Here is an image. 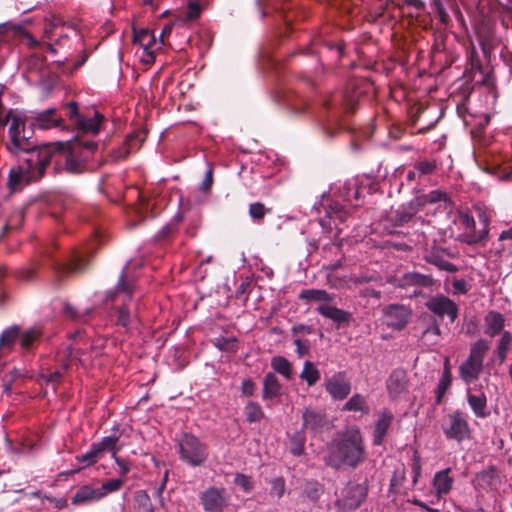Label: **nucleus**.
Masks as SVG:
<instances>
[{"instance_id": "obj_14", "label": "nucleus", "mask_w": 512, "mask_h": 512, "mask_svg": "<svg viewBox=\"0 0 512 512\" xmlns=\"http://www.w3.org/2000/svg\"><path fill=\"white\" fill-rule=\"evenodd\" d=\"M87 263L88 252L86 250H75L67 263H56L54 269L57 276H61L63 274L80 273L84 270Z\"/></svg>"}, {"instance_id": "obj_37", "label": "nucleus", "mask_w": 512, "mask_h": 512, "mask_svg": "<svg viewBox=\"0 0 512 512\" xmlns=\"http://www.w3.org/2000/svg\"><path fill=\"white\" fill-rule=\"evenodd\" d=\"M100 458L94 443H92L86 453L76 456V461L80 464V468H86L95 464Z\"/></svg>"}, {"instance_id": "obj_18", "label": "nucleus", "mask_w": 512, "mask_h": 512, "mask_svg": "<svg viewBox=\"0 0 512 512\" xmlns=\"http://www.w3.org/2000/svg\"><path fill=\"white\" fill-rule=\"evenodd\" d=\"M479 221L482 225V229L478 230V232L461 233L459 240L469 245L484 244L489 234L490 218L486 213L481 212L479 214Z\"/></svg>"}, {"instance_id": "obj_49", "label": "nucleus", "mask_w": 512, "mask_h": 512, "mask_svg": "<svg viewBox=\"0 0 512 512\" xmlns=\"http://www.w3.org/2000/svg\"><path fill=\"white\" fill-rule=\"evenodd\" d=\"M437 165L435 161H421L415 165V169L421 174V175H429L434 172Z\"/></svg>"}, {"instance_id": "obj_36", "label": "nucleus", "mask_w": 512, "mask_h": 512, "mask_svg": "<svg viewBox=\"0 0 512 512\" xmlns=\"http://www.w3.org/2000/svg\"><path fill=\"white\" fill-rule=\"evenodd\" d=\"M511 342H512L511 333L509 331H504L501 334V338H500V340L497 344V347L495 349V354L497 355L500 364H502L506 360L507 353L510 348Z\"/></svg>"}, {"instance_id": "obj_60", "label": "nucleus", "mask_w": 512, "mask_h": 512, "mask_svg": "<svg viewBox=\"0 0 512 512\" xmlns=\"http://www.w3.org/2000/svg\"><path fill=\"white\" fill-rule=\"evenodd\" d=\"M212 183H213V170H212V168H209L205 174L203 181H202L201 189L203 191H207L208 189H210Z\"/></svg>"}, {"instance_id": "obj_47", "label": "nucleus", "mask_w": 512, "mask_h": 512, "mask_svg": "<svg viewBox=\"0 0 512 512\" xmlns=\"http://www.w3.org/2000/svg\"><path fill=\"white\" fill-rule=\"evenodd\" d=\"M459 222L464 229L463 233L477 232L475 229V220L469 213H460Z\"/></svg>"}, {"instance_id": "obj_19", "label": "nucleus", "mask_w": 512, "mask_h": 512, "mask_svg": "<svg viewBox=\"0 0 512 512\" xmlns=\"http://www.w3.org/2000/svg\"><path fill=\"white\" fill-rule=\"evenodd\" d=\"M390 398L396 399L407 391V376L403 370H394L386 382Z\"/></svg>"}, {"instance_id": "obj_27", "label": "nucleus", "mask_w": 512, "mask_h": 512, "mask_svg": "<svg viewBox=\"0 0 512 512\" xmlns=\"http://www.w3.org/2000/svg\"><path fill=\"white\" fill-rule=\"evenodd\" d=\"M282 385L276 375L272 372L267 373L263 379L262 398L264 401L279 398L281 396Z\"/></svg>"}, {"instance_id": "obj_4", "label": "nucleus", "mask_w": 512, "mask_h": 512, "mask_svg": "<svg viewBox=\"0 0 512 512\" xmlns=\"http://www.w3.org/2000/svg\"><path fill=\"white\" fill-rule=\"evenodd\" d=\"M489 348L490 344L485 339H479L471 345L468 358L459 367L460 376L466 383L478 379L483 369L484 357Z\"/></svg>"}, {"instance_id": "obj_29", "label": "nucleus", "mask_w": 512, "mask_h": 512, "mask_svg": "<svg viewBox=\"0 0 512 512\" xmlns=\"http://www.w3.org/2000/svg\"><path fill=\"white\" fill-rule=\"evenodd\" d=\"M299 298L306 302H316L318 306L328 305L334 301V295L322 289H305L299 294Z\"/></svg>"}, {"instance_id": "obj_57", "label": "nucleus", "mask_w": 512, "mask_h": 512, "mask_svg": "<svg viewBox=\"0 0 512 512\" xmlns=\"http://www.w3.org/2000/svg\"><path fill=\"white\" fill-rule=\"evenodd\" d=\"M69 109V117L73 121L75 125H77V120L79 117H82L83 115L78 112V105L75 102H71L67 105Z\"/></svg>"}, {"instance_id": "obj_54", "label": "nucleus", "mask_w": 512, "mask_h": 512, "mask_svg": "<svg viewBox=\"0 0 512 512\" xmlns=\"http://www.w3.org/2000/svg\"><path fill=\"white\" fill-rule=\"evenodd\" d=\"M114 460V462L117 464L118 468H119V474L120 476H122L123 478L127 476V474L130 472V463L119 457V456H115L112 458Z\"/></svg>"}, {"instance_id": "obj_48", "label": "nucleus", "mask_w": 512, "mask_h": 512, "mask_svg": "<svg viewBox=\"0 0 512 512\" xmlns=\"http://www.w3.org/2000/svg\"><path fill=\"white\" fill-rule=\"evenodd\" d=\"M450 382H451V379H450L449 370L446 369L444 371V374H443L438 386H437V401L438 402H440L443 394L445 393L446 389L450 385Z\"/></svg>"}, {"instance_id": "obj_50", "label": "nucleus", "mask_w": 512, "mask_h": 512, "mask_svg": "<svg viewBox=\"0 0 512 512\" xmlns=\"http://www.w3.org/2000/svg\"><path fill=\"white\" fill-rule=\"evenodd\" d=\"M285 492V481L282 477H277L271 481V494L281 498Z\"/></svg>"}, {"instance_id": "obj_13", "label": "nucleus", "mask_w": 512, "mask_h": 512, "mask_svg": "<svg viewBox=\"0 0 512 512\" xmlns=\"http://www.w3.org/2000/svg\"><path fill=\"white\" fill-rule=\"evenodd\" d=\"M386 324L393 329H402L411 317V310L398 304H391L384 309Z\"/></svg>"}, {"instance_id": "obj_20", "label": "nucleus", "mask_w": 512, "mask_h": 512, "mask_svg": "<svg viewBox=\"0 0 512 512\" xmlns=\"http://www.w3.org/2000/svg\"><path fill=\"white\" fill-rule=\"evenodd\" d=\"M121 433L118 428L113 429V434L109 436L103 437L99 442H94V445L100 455L103 456L104 453L109 452L111 454V458L115 457L117 453L121 450V446L118 445Z\"/></svg>"}, {"instance_id": "obj_23", "label": "nucleus", "mask_w": 512, "mask_h": 512, "mask_svg": "<svg viewBox=\"0 0 512 512\" xmlns=\"http://www.w3.org/2000/svg\"><path fill=\"white\" fill-rule=\"evenodd\" d=\"M316 311L323 317L332 320L333 322L337 323L338 325L343 324V323H349L350 320L352 319L351 313H349L345 310H342L340 308H337V307L331 305V303H329L328 305L318 306L316 308Z\"/></svg>"}, {"instance_id": "obj_62", "label": "nucleus", "mask_w": 512, "mask_h": 512, "mask_svg": "<svg viewBox=\"0 0 512 512\" xmlns=\"http://www.w3.org/2000/svg\"><path fill=\"white\" fill-rule=\"evenodd\" d=\"M453 288L456 292L465 294L468 291L467 283L463 279H456L453 282Z\"/></svg>"}, {"instance_id": "obj_15", "label": "nucleus", "mask_w": 512, "mask_h": 512, "mask_svg": "<svg viewBox=\"0 0 512 512\" xmlns=\"http://www.w3.org/2000/svg\"><path fill=\"white\" fill-rule=\"evenodd\" d=\"M451 469L446 468L435 473L432 486L437 500L450 493L454 484V478L450 475Z\"/></svg>"}, {"instance_id": "obj_40", "label": "nucleus", "mask_w": 512, "mask_h": 512, "mask_svg": "<svg viewBox=\"0 0 512 512\" xmlns=\"http://www.w3.org/2000/svg\"><path fill=\"white\" fill-rule=\"evenodd\" d=\"M427 261L435 266H437L439 269L448 271L451 273H454L457 271V267L452 264L451 262L443 259L439 255L435 253H431L429 256H427Z\"/></svg>"}, {"instance_id": "obj_51", "label": "nucleus", "mask_w": 512, "mask_h": 512, "mask_svg": "<svg viewBox=\"0 0 512 512\" xmlns=\"http://www.w3.org/2000/svg\"><path fill=\"white\" fill-rule=\"evenodd\" d=\"M118 323L125 328H129L133 323V320L131 319L126 307H121L118 310Z\"/></svg>"}, {"instance_id": "obj_2", "label": "nucleus", "mask_w": 512, "mask_h": 512, "mask_svg": "<svg viewBox=\"0 0 512 512\" xmlns=\"http://www.w3.org/2000/svg\"><path fill=\"white\" fill-rule=\"evenodd\" d=\"M363 436L356 427L340 433L329 449L327 463L334 468H356L366 460Z\"/></svg>"}, {"instance_id": "obj_1", "label": "nucleus", "mask_w": 512, "mask_h": 512, "mask_svg": "<svg viewBox=\"0 0 512 512\" xmlns=\"http://www.w3.org/2000/svg\"><path fill=\"white\" fill-rule=\"evenodd\" d=\"M6 123H9L8 150L14 154L23 153L22 164L18 168H12L9 173V186L16 190L22 184L43 177L51 163L54 149L49 144L34 148L30 142L31 131L26 130L25 118L21 113L10 110L0 125L3 127Z\"/></svg>"}, {"instance_id": "obj_24", "label": "nucleus", "mask_w": 512, "mask_h": 512, "mask_svg": "<svg viewBox=\"0 0 512 512\" xmlns=\"http://www.w3.org/2000/svg\"><path fill=\"white\" fill-rule=\"evenodd\" d=\"M205 3L203 0H188L185 11L176 16L175 23L186 25L187 23L199 18Z\"/></svg>"}, {"instance_id": "obj_33", "label": "nucleus", "mask_w": 512, "mask_h": 512, "mask_svg": "<svg viewBox=\"0 0 512 512\" xmlns=\"http://www.w3.org/2000/svg\"><path fill=\"white\" fill-rule=\"evenodd\" d=\"M320 371L310 361H305L300 378L307 383L309 387L314 386L320 380Z\"/></svg>"}, {"instance_id": "obj_55", "label": "nucleus", "mask_w": 512, "mask_h": 512, "mask_svg": "<svg viewBox=\"0 0 512 512\" xmlns=\"http://www.w3.org/2000/svg\"><path fill=\"white\" fill-rule=\"evenodd\" d=\"M133 138L127 139V141L118 150L113 152V159L120 160L126 158L130 154V148L128 147Z\"/></svg>"}, {"instance_id": "obj_9", "label": "nucleus", "mask_w": 512, "mask_h": 512, "mask_svg": "<svg viewBox=\"0 0 512 512\" xmlns=\"http://www.w3.org/2000/svg\"><path fill=\"white\" fill-rule=\"evenodd\" d=\"M426 307L439 317L448 316L450 322H454L458 316V307L450 298L437 295L426 302Z\"/></svg>"}, {"instance_id": "obj_39", "label": "nucleus", "mask_w": 512, "mask_h": 512, "mask_svg": "<svg viewBox=\"0 0 512 512\" xmlns=\"http://www.w3.org/2000/svg\"><path fill=\"white\" fill-rule=\"evenodd\" d=\"M133 289H134V284L131 281L127 280L126 277H125L124 272H122V274H121V276L119 278L116 290L108 292L107 297L109 299L113 300L115 295L120 293V292L125 293L126 297H130V295L132 294Z\"/></svg>"}, {"instance_id": "obj_26", "label": "nucleus", "mask_w": 512, "mask_h": 512, "mask_svg": "<svg viewBox=\"0 0 512 512\" xmlns=\"http://www.w3.org/2000/svg\"><path fill=\"white\" fill-rule=\"evenodd\" d=\"M433 284V279L425 274L417 272L405 273L397 280V286L406 288L410 286L415 287H430Z\"/></svg>"}, {"instance_id": "obj_8", "label": "nucleus", "mask_w": 512, "mask_h": 512, "mask_svg": "<svg viewBox=\"0 0 512 512\" xmlns=\"http://www.w3.org/2000/svg\"><path fill=\"white\" fill-rule=\"evenodd\" d=\"M443 431L448 439L458 442L470 437L468 422L460 412H455L448 416V422L446 426H444Z\"/></svg>"}, {"instance_id": "obj_11", "label": "nucleus", "mask_w": 512, "mask_h": 512, "mask_svg": "<svg viewBox=\"0 0 512 512\" xmlns=\"http://www.w3.org/2000/svg\"><path fill=\"white\" fill-rule=\"evenodd\" d=\"M325 389L332 399L343 400L351 391V382L345 372H337L326 380Z\"/></svg>"}, {"instance_id": "obj_63", "label": "nucleus", "mask_w": 512, "mask_h": 512, "mask_svg": "<svg viewBox=\"0 0 512 512\" xmlns=\"http://www.w3.org/2000/svg\"><path fill=\"white\" fill-rule=\"evenodd\" d=\"M65 312L72 318V319H80L84 316V314H80L78 313L75 308L70 305V304H66L65 305Z\"/></svg>"}, {"instance_id": "obj_44", "label": "nucleus", "mask_w": 512, "mask_h": 512, "mask_svg": "<svg viewBox=\"0 0 512 512\" xmlns=\"http://www.w3.org/2000/svg\"><path fill=\"white\" fill-rule=\"evenodd\" d=\"M39 335L40 332L37 329H30L20 334L21 348L25 351H28L31 348L33 342L37 340Z\"/></svg>"}, {"instance_id": "obj_61", "label": "nucleus", "mask_w": 512, "mask_h": 512, "mask_svg": "<svg viewBox=\"0 0 512 512\" xmlns=\"http://www.w3.org/2000/svg\"><path fill=\"white\" fill-rule=\"evenodd\" d=\"M360 296L365 297V298L371 297V298H375V299H380L381 292L378 290H375L373 288H365L360 291Z\"/></svg>"}, {"instance_id": "obj_28", "label": "nucleus", "mask_w": 512, "mask_h": 512, "mask_svg": "<svg viewBox=\"0 0 512 512\" xmlns=\"http://www.w3.org/2000/svg\"><path fill=\"white\" fill-rule=\"evenodd\" d=\"M101 500V494L98 488L90 485L81 486L71 499L73 505H84L90 502Z\"/></svg>"}, {"instance_id": "obj_34", "label": "nucleus", "mask_w": 512, "mask_h": 512, "mask_svg": "<svg viewBox=\"0 0 512 512\" xmlns=\"http://www.w3.org/2000/svg\"><path fill=\"white\" fill-rule=\"evenodd\" d=\"M244 416L247 422L255 423L261 421L265 414L259 403L248 401L244 406Z\"/></svg>"}, {"instance_id": "obj_22", "label": "nucleus", "mask_w": 512, "mask_h": 512, "mask_svg": "<svg viewBox=\"0 0 512 512\" xmlns=\"http://www.w3.org/2000/svg\"><path fill=\"white\" fill-rule=\"evenodd\" d=\"M420 210V200L413 199L406 206L399 207L393 216L396 226H403L408 223Z\"/></svg>"}, {"instance_id": "obj_31", "label": "nucleus", "mask_w": 512, "mask_h": 512, "mask_svg": "<svg viewBox=\"0 0 512 512\" xmlns=\"http://www.w3.org/2000/svg\"><path fill=\"white\" fill-rule=\"evenodd\" d=\"M272 369L282 375L285 379L290 380L293 377L292 364L283 356H274L270 363Z\"/></svg>"}, {"instance_id": "obj_16", "label": "nucleus", "mask_w": 512, "mask_h": 512, "mask_svg": "<svg viewBox=\"0 0 512 512\" xmlns=\"http://www.w3.org/2000/svg\"><path fill=\"white\" fill-rule=\"evenodd\" d=\"M33 125L40 129H64L63 118L55 108H50L35 115Z\"/></svg>"}, {"instance_id": "obj_35", "label": "nucleus", "mask_w": 512, "mask_h": 512, "mask_svg": "<svg viewBox=\"0 0 512 512\" xmlns=\"http://www.w3.org/2000/svg\"><path fill=\"white\" fill-rule=\"evenodd\" d=\"M486 396L484 394H469L468 403L477 417H486Z\"/></svg>"}, {"instance_id": "obj_7", "label": "nucleus", "mask_w": 512, "mask_h": 512, "mask_svg": "<svg viewBox=\"0 0 512 512\" xmlns=\"http://www.w3.org/2000/svg\"><path fill=\"white\" fill-rule=\"evenodd\" d=\"M200 501L206 512H223L229 505L230 496L223 487H209L200 494Z\"/></svg>"}, {"instance_id": "obj_58", "label": "nucleus", "mask_w": 512, "mask_h": 512, "mask_svg": "<svg viewBox=\"0 0 512 512\" xmlns=\"http://www.w3.org/2000/svg\"><path fill=\"white\" fill-rule=\"evenodd\" d=\"M412 472H413V482L416 483L418 478L421 475V463L420 458L416 454L414 455V460L412 464Z\"/></svg>"}, {"instance_id": "obj_32", "label": "nucleus", "mask_w": 512, "mask_h": 512, "mask_svg": "<svg viewBox=\"0 0 512 512\" xmlns=\"http://www.w3.org/2000/svg\"><path fill=\"white\" fill-rule=\"evenodd\" d=\"M344 411L361 412L363 414L369 413V406L367 405L366 398L356 393L354 394L343 406Z\"/></svg>"}, {"instance_id": "obj_12", "label": "nucleus", "mask_w": 512, "mask_h": 512, "mask_svg": "<svg viewBox=\"0 0 512 512\" xmlns=\"http://www.w3.org/2000/svg\"><path fill=\"white\" fill-rule=\"evenodd\" d=\"M302 419L304 429L313 433H319L329 428V420L326 414L314 407H306Z\"/></svg>"}, {"instance_id": "obj_52", "label": "nucleus", "mask_w": 512, "mask_h": 512, "mask_svg": "<svg viewBox=\"0 0 512 512\" xmlns=\"http://www.w3.org/2000/svg\"><path fill=\"white\" fill-rule=\"evenodd\" d=\"M256 391V384L255 382L250 379L246 378L241 383V392L245 396H253Z\"/></svg>"}, {"instance_id": "obj_5", "label": "nucleus", "mask_w": 512, "mask_h": 512, "mask_svg": "<svg viewBox=\"0 0 512 512\" xmlns=\"http://www.w3.org/2000/svg\"><path fill=\"white\" fill-rule=\"evenodd\" d=\"M43 34L50 41L49 43H45L44 46L52 53L55 52L52 42L64 46L69 39L78 38L76 28L55 15H51L46 19Z\"/></svg>"}, {"instance_id": "obj_25", "label": "nucleus", "mask_w": 512, "mask_h": 512, "mask_svg": "<svg viewBox=\"0 0 512 512\" xmlns=\"http://www.w3.org/2000/svg\"><path fill=\"white\" fill-rule=\"evenodd\" d=\"M102 120L103 116L95 110L91 117L84 115L79 117L76 126L79 132L96 135L100 131Z\"/></svg>"}, {"instance_id": "obj_43", "label": "nucleus", "mask_w": 512, "mask_h": 512, "mask_svg": "<svg viewBox=\"0 0 512 512\" xmlns=\"http://www.w3.org/2000/svg\"><path fill=\"white\" fill-rule=\"evenodd\" d=\"M270 211L271 210L266 208L261 202H254L249 205V216L257 222L263 220L265 215Z\"/></svg>"}, {"instance_id": "obj_17", "label": "nucleus", "mask_w": 512, "mask_h": 512, "mask_svg": "<svg viewBox=\"0 0 512 512\" xmlns=\"http://www.w3.org/2000/svg\"><path fill=\"white\" fill-rule=\"evenodd\" d=\"M393 414L389 409H383L379 417L375 423L373 435H372V443L373 445H381L383 444L386 434L391 426L393 421Z\"/></svg>"}, {"instance_id": "obj_41", "label": "nucleus", "mask_w": 512, "mask_h": 512, "mask_svg": "<svg viewBox=\"0 0 512 512\" xmlns=\"http://www.w3.org/2000/svg\"><path fill=\"white\" fill-rule=\"evenodd\" d=\"M124 484L123 479H109L105 481L101 487H98L101 494V499L106 497L108 494L116 492L121 489Z\"/></svg>"}, {"instance_id": "obj_30", "label": "nucleus", "mask_w": 512, "mask_h": 512, "mask_svg": "<svg viewBox=\"0 0 512 512\" xmlns=\"http://www.w3.org/2000/svg\"><path fill=\"white\" fill-rule=\"evenodd\" d=\"M366 497V489L362 485H354L349 489V494L341 501L348 509L357 508Z\"/></svg>"}, {"instance_id": "obj_59", "label": "nucleus", "mask_w": 512, "mask_h": 512, "mask_svg": "<svg viewBox=\"0 0 512 512\" xmlns=\"http://www.w3.org/2000/svg\"><path fill=\"white\" fill-rule=\"evenodd\" d=\"M333 211L329 212V218L334 222L335 226L337 227V221L342 222L344 219L345 212L342 210V208L336 207L332 208Z\"/></svg>"}, {"instance_id": "obj_6", "label": "nucleus", "mask_w": 512, "mask_h": 512, "mask_svg": "<svg viewBox=\"0 0 512 512\" xmlns=\"http://www.w3.org/2000/svg\"><path fill=\"white\" fill-rule=\"evenodd\" d=\"M180 457L191 466L201 465L207 458V450L198 438L185 434L179 443Z\"/></svg>"}, {"instance_id": "obj_38", "label": "nucleus", "mask_w": 512, "mask_h": 512, "mask_svg": "<svg viewBox=\"0 0 512 512\" xmlns=\"http://www.w3.org/2000/svg\"><path fill=\"white\" fill-rule=\"evenodd\" d=\"M415 199L420 200V207L427 203L434 204L442 201L447 202L449 200L447 193L439 189L430 191L429 193L422 195L421 197H416Z\"/></svg>"}, {"instance_id": "obj_45", "label": "nucleus", "mask_w": 512, "mask_h": 512, "mask_svg": "<svg viewBox=\"0 0 512 512\" xmlns=\"http://www.w3.org/2000/svg\"><path fill=\"white\" fill-rule=\"evenodd\" d=\"M234 484L241 488L246 493L251 492L254 488L252 478L242 473H238L235 475Z\"/></svg>"}, {"instance_id": "obj_10", "label": "nucleus", "mask_w": 512, "mask_h": 512, "mask_svg": "<svg viewBox=\"0 0 512 512\" xmlns=\"http://www.w3.org/2000/svg\"><path fill=\"white\" fill-rule=\"evenodd\" d=\"M80 355H82V351L78 347L69 346L62 353L58 354V361L61 362V367L55 369H47L43 372L42 376L48 382L57 381L64 373V371L69 367L72 361L76 360Z\"/></svg>"}, {"instance_id": "obj_56", "label": "nucleus", "mask_w": 512, "mask_h": 512, "mask_svg": "<svg viewBox=\"0 0 512 512\" xmlns=\"http://www.w3.org/2000/svg\"><path fill=\"white\" fill-rule=\"evenodd\" d=\"M349 282H350V279L348 280L346 278H338V277H333V276H329V278H328L329 285L336 289L349 287Z\"/></svg>"}, {"instance_id": "obj_64", "label": "nucleus", "mask_w": 512, "mask_h": 512, "mask_svg": "<svg viewBox=\"0 0 512 512\" xmlns=\"http://www.w3.org/2000/svg\"><path fill=\"white\" fill-rule=\"evenodd\" d=\"M499 240L500 241L512 240V226L509 229L501 232V234L499 235Z\"/></svg>"}, {"instance_id": "obj_53", "label": "nucleus", "mask_w": 512, "mask_h": 512, "mask_svg": "<svg viewBox=\"0 0 512 512\" xmlns=\"http://www.w3.org/2000/svg\"><path fill=\"white\" fill-rule=\"evenodd\" d=\"M434 6L436 8V13L438 15L440 22L444 25H447L450 18L442 2L440 0H434Z\"/></svg>"}, {"instance_id": "obj_46", "label": "nucleus", "mask_w": 512, "mask_h": 512, "mask_svg": "<svg viewBox=\"0 0 512 512\" xmlns=\"http://www.w3.org/2000/svg\"><path fill=\"white\" fill-rule=\"evenodd\" d=\"M154 41V36L148 30H141L134 34V42L140 44L144 51H146L149 48L150 43Z\"/></svg>"}, {"instance_id": "obj_3", "label": "nucleus", "mask_w": 512, "mask_h": 512, "mask_svg": "<svg viewBox=\"0 0 512 512\" xmlns=\"http://www.w3.org/2000/svg\"><path fill=\"white\" fill-rule=\"evenodd\" d=\"M54 149L51 160L60 157L65 160L66 170L70 173H81L85 168L88 155L98 147V143L92 140H83L76 137L72 141L50 144Z\"/></svg>"}, {"instance_id": "obj_21", "label": "nucleus", "mask_w": 512, "mask_h": 512, "mask_svg": "<svg viewBox=\"0 0 512 512\" xmlns=\"http://www.w3.org/2000/svg\"><path fill=\"white\" fill-rule=\"evenodd\" d=\"M505 317L500 312L491 310L484 317V333L490 337L502 334L505 327Z\"/></svg>"}, {"instance_id": "obj_42", "label": "nucleus", "mask_w": 512, "mask_h": 512, "mask_svg": "<svg viewBox=\"0 0 512 512\" xmlns=\"http://www.w3.org/2000/svg\"><path fill=\"white\" fill-rule=\"evenodd\" d=\"M135 502L138 512H153L150 497L145 491H138L136 493Z\"/></svg>"}]
</instances>
